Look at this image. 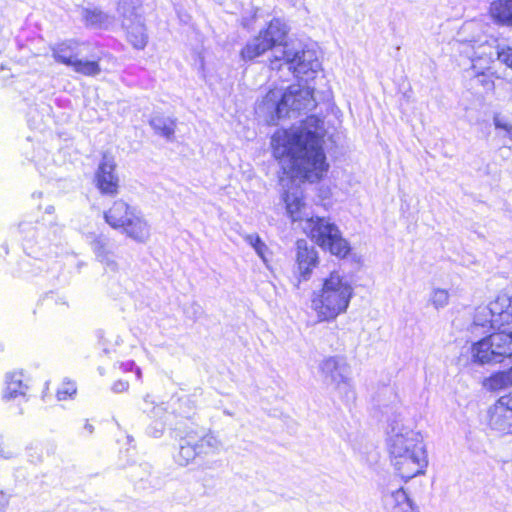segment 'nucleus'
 <instances>
[{"mask_svg": "<svg viewBox=\"0 0 512 512\" xmlns=\"http://www.w3.org/2000/svg\"><path fill=\"white\" fill-rule=\"evenodd\" d=\"M323 122L317 116H309L297 129L274 133L271 139L274 156H287L293 178L315 183L328 172L324 151V138L320 133Z\"/></svg>", "mask_w": 512, "mask_h": 512, "instance_id": "nucleus-1", "label": "nucleus"}, {"mask_svg": "<svg viewBox=\"0 0 512 512\" xmlns=\"http://www.w3.org/2000/svg\"><path fill=\"white\" fill-rule=\"evenodd\" d=\"M287 33V25L281 19H272L265 29L242 48L241 57L244 60H253L272 50V70H280L285 66L297 78L310 77L321 66L315 50L306 49L300 43L284 42Z\"/></svg>", "mask_w": 512, "mask_h": 512, "instance_id": "nucleus-2", "label": "nucleus"}, {"mask_svg": "<svg viewBox=\"0 0 512 512\" xmlns=\"http://www.w3.org/2000/svg\"><path fill=\"white\" fill-rule=\"evenodd\" d=\"M387 447L398 475L408 481L424 473L428 460L421 434L407 427L400 415L389 422Z\"/></svg>", "mask_w": 512, "mask_h": 512, "instance_id": "nucleus-3", "label": "nucleus"}, {"mask_svg": "<svg viewBox=\"0 0 512 512\" xmlns=\"http://www.w3.org/2000/svg\"><path fill=\"white\" fill-rule=\"evenodd\" d=\"M354 295V289L348 279L333 271L322 280L319 289L311 295V308L319 321L335 320L345 313Z\"/></svg>", "mask_w": 512, "mask_h": 512, "instance_id": "nucleus-4", "label": "nucleus"}, {"mask_svg": "<svg viewBox=\"0 0 512 512\" xmlns=\"http://www.w3.org/2000/svg\"><path fill=\"white\" fill-rule=\"evenodd\" d=\"M104 219L113 229H122L131 239L145 243L150 237V227L136 208L117 200L104 212Z\"/></svg>", "mask_w": 512, "mask_h": 512, "instance_id": "nucleus-5", "label": "nucleus"}, {"mask_svg": "<svg viewBox=\"0 0 512 512\" xmlns=\"http://www.w3.org/2000/svg\"><path fill=\"white\" fill-rule=\"evenodd\" d=\"M304 232L323 250L340 258L350 252V246L338 226L330 218L314 216L303 226Z\"/></svg>", "mask_w": 512, "mask_h": 512, "instance_id": "nucleus-6", "label": "nucleus"}, {"mask_svg": "<svg viewBox=\"0 0 512 512\" xmlns=\"http://www.w3.org/2000/svg\"><path fill=\"white\" fill-rule=\"evenodd\" d=\"M281 95L277 102L275 112L277 118L294 117L301 112H308L316 107V100L313 97V90L308 86L300 84L290 85L284 92L281 90H271L268 92L267 101H275Z\"/></svg>", "mask_w": 512, "mask_h": 512, "instance_id": "nucleus-7", "label": "nucleus"}, {"mask_svg": "<svg viewBox=\"0 0 512 512\" xmlns=\"http://www.w3.org/2000/svg\"><path fill=\"white\" fill-rule=\"evenodd\" d=\"M472 359L480 365L500 363L512 357V331L492 333L474 343L471 348Z\"/></svg>", "mask_w": 512, "mask_h": 512, "instance_id": "nucleus-8", "label": "nucleus"}, {"mask_svg": "<svg viewBox=\"0 0 512 512\" xmlns=\"http://www.w3.org/2000/svg\"><path fill=\"white\" fill-rule=\"evenodd\" d=\"M82 44L68 40L52 48L55 61L71 67L74 72L88 77H95L102 71L97 60H87L82 57Z\"/></svg>", "mask_w": 512, "mask_h": 512, "instance_id": "nucleus-9", "label": "nucleus"}, {"mask_svg": "<svg viewBox=\"0 0 512 512\" xmlns=\"http://www.w3.org/2000/svg\"><path fill=\"white\" fill-rule=\"evenodd\" d=\"M473 324L490 329H501L505 325L512 324V297L501 294L489 305L478 307Z\"/></svg>", "mask_w": 512, "mask_h": 512, "instance_id": "nucleus-10", "label": "nucleus"}, {"mask_svg": "<svg viewBox=\"0 0 512 512\" xmlns=\"http://www.w3.org/2000/svg\"><path fill=\"white\" fill-rule=\"evenodd\" d=\"M319 368L326 384L333 386L338 393L348 398L353 397L351 370L344 357H327L320 363Z\"/></svg>", "mask_w": 512, "mask_h": 512, "instance_id": "nucleus-11", "label": "nucleus"}, {"mask_svg": "<svg viewBox=\"0 0 512 512\" xmlns=\"http://www.w3.org/2000/svg\"><path fill=\"white\" fill-rule=\"evenodd\" d=\"M319 264L318 251L314 244L305 239L296 242V271L293 285L299 289L301 282L308 281L314 268Z\"/></svg>", "mask_w": 512, "mask_h": 512, "instance_id": "nucleus-12", "label": "nucleus"}, {"mask_svg": "<svg viewBox=\"0 0 512 512\" xmlns=\"http://www.w3.org/2000/svg\"><path fill=\"white\" fill-rule=\"evenodd\" d=\"M19 233L24 241L45 246L47 243L57 241L61 228L53 220L48 224L23 220L18 225Z\"/></svg>", "mask_w": 512, "mask_h": 512, "instance_id": "nucleus-13", "label": "nucleus"}, {"mask_svg": "<svg viewBox=\"0 0 512 512\" xmlns=\"http://www.w3.org/2000/svg\"><path fill=\"white\" fill-rule=\"evenodd\" d=\"M488 414V425L493 431L502 435L512 434V391L500 397Z\"/></svg>", "mask_w": 512, "mask_h": 512, "instance_id": "nucleus-14", "label": "nucleus"}, {"mask_svg": "<svg viewBox=\"0 0 512 512\" xmlns=\"http://www.w3.org/2000/svg\"><path fill=\"white\" fill-rule=\"evenodd\" d=\"M115 169L114 158L104 154L95 174L96 186L102 194L115 195L118 193L119 178Z\"/></svg>", "mask_w": 512, "mask_h": 512, "instance_id": "nucleus-15", "label": "nucleus"}, {"mask_svg": "<svg viewBox=\"0 0 512 512\" xmlns=\"http://www.w3.org/2000/svg\"><path fill=\"white\" fill-rule=\"evenodd\" d=\"M286 213L293 222H304L313 218L309 206L304 201L303 191L300 187H291L282 195Z\"/></svg>", "mask_w": 512, "mask_h": 512, "instance_id": "nucleus-16", "label": "nucleus"}, {"mask_svg": "<svg viewBox=\"0 0 512 512\" xmlns=\"http://www.w3.org/2000/svg\"><path fill=\"white\" fill-rule=\"evenodd\" d=\"M80 16L86 27L107 29L112 23V17L97 7H82Z\"/></svg>", "mask_w": 512, "mask_h": 512, "instance_id": "nucleus-17", "label": "nucleus"}, {"mask_svg": "<svg viewBox=\"0 0 512 512\" xmlns=\"http://www.w3.org/2000/svg\"><path fill=\"white\" fill-rule=\"evenodd\" d=\"M197 435L192 434V430L186 432L185 436L181 438L179 444V451L175 456L176 462L181 466L188 465L197 455H200L196 445Z\"/></svg>", "mask_w": 512, "mask_h": 512, "instance_id": "nucleus-18", "label": "nucleus"}, {"mask_svg": "<svg viewBox=\"0 0 512 512\" xmlns=\"http://www.w3.org/2000/svg\"><path fill=\"white\" fill-rule=\"evenodd\" d=\"M141 0H118L117 14L121 25H131L132 22L143 19L140 14Z\"/></svg>", "mask_w": 512, "mask_h": 512, "instance_id": "nucleus-19", "label": "nucleus"}, {"mask_svg": "<svg viewBox=\"0 0 512 512\" xmlns=\"http://www.w3.org/2000/svg\"><path fill=\"white\" fill-rule=\"evenodd\" d=\"M126 31L127 39L136 49H144L148 42L146 27L144 20L140 19L131 23V25H123Z\"/></svg>", "mask_w": 512, "mask_h": 512, "instance_id": "nucleus-20", "label": "nucleus"}, {"mask_svg": "<svg viewBox=\"0 0 512 512\" xmlns=\"http://www.w3.org/2000/svg\"><path fill=\"white\" fill-rule=\"evenodd\" d=\"M192 434L198 436L196 438V445L200 454L216 453L222 447L221 440L211 431L192 430Z\"/></svg>", "mask_w": 512, "mask_h": 512, "instance_id": "nucleus-21", "label": "nucleus"}, {"mask_svg": "<svg viewBox=\"0 0 512 512\" xmlns=\"http://www.w3.org/2000/svg\"><path fill=\"white\" fill-rule=\"evenodd\" d=\"M490 14L496 22L512 27V0H494Z\"/></svg>", "mask_w": 512, "mask_h": 512, "instance_id": "nucleus-22", "label": "nucleus"}, {"mask_svg": "<svg viewBox=\"0 0 512 512\" xmlns=\"http://www.w3.org/2000/svg\"><path fill=\"white\" fill-rule=\"evenodd\" d=\"M27 386L23 383V374L21 372H12L6 375V388L4 398L15 399L18 396H24Z\"/></svg>", "mask_w": 512, "mask_h": 512, "instance_id": "nucleus-23", "label": "nucleus"}, {"mask_svg": "<svg viewBox=\"0 0 512 512\" xmlns=\"http://www.w3.org/2000/svg\"><path fill=\"white\" fill-rule=\"evenodd\" d=\"M150 125L157 134L166 139H171L175 133L176 123L170 117L155 115L151 118Z\"/></svg>", "mask_w": 512, "mask_h": 512, "instance_id": "nucleus-24", "label": "nucleus"}, {"mask_svg": "<svg viewBox=\"0 0 512 512\" xmlns=\"http://www.w3.org/2000/svg\"><path fill=\"white\" fill-rule=\"evenodd\" d=\"M391 499L394 504L393 512H420L403 488L393 491L391 493Z\"/></svg>", "mask_w": 512, "mask_h": 512, "instance_id": "nucleus-25", "label": "nucleus"}, {"mask_svg": "<svg viewBox=\"0 0 512 512\" xmlns=\"http://www.w3.org/2000/svg\"><path fill=\"white\" fill-rule=\"evenodd\" d=\"M483 386L489 391H500L512 386L507 370L491 374L483 381Z\"/></svg>", "mask_w": 512, "mask_h": 512, "instance_id": "nucleus-26", "label": "nucleus"}, {"mask_svg": "<svg viewBox=\"0 0 512 512\" xmlns=\"http://www.w3.org/2000/svg\"><path fill=\"white\" fill-rule=\"evenodd\" d=\"M90 246L96 258L115 251V244L104 234H94L90 241Z\"/></svg>", "mask_w": 512, "mask_h": 512, "instance_id": "nucleus-27", "label": "nucleus"}, {"mask_svg": "<svg viewBox=\"0 0 512 512\" xmlns=\"http://www.w3.org/2000/svg\"><path fill=\"white\" fill-rule=\"evenodd\" d=\"M145 407L142 408L144 413H147L149 417L155 418L156 421H162L166 415V409L162 405H155L153 400H150V396L146 395L144 398Z\"/></svg>", "mask_w": 512, "mask_h": 512, "instance_id": "nucleus-28", "label": "nucleus"}, {"mask_svg": "<svg viewBox=\"0 0 512 512\" xmlns=\"http://www.w3.org/2000/svg\"><path fill=\"white\" fill-rule=\"evenodd\" d=\"M429 302L437 310L446 307L449 303L448 291L442 288H434L430 293Z\"/></svg>", "mask_w": 512, "mask_h": 512, "instance_id": "nucleus-29", "label": "nucleus"}, {"mask_svg": "<svg viewBox=\"0 0 512 512\" xmlns=\"http://www.w3.org/2000/svg\"><path fill=\"white\" fill-rule=\"evenodd\" d=\"M245 241L251 245L257 255L266 262V252L268 251V247L266 244L262 241V239L259 237L258 234H249L245 237Z\"/></svg>", "mask_w": 512, "mask_h": 512, "instance_id": "nucleus-30", "label": "nucleus"}, {"mask_svg": "<svg viewBox=\"0 0 512 512\" xmlns=\"http://www.w3.org/2000/svg\"><path fill=\"white\" fill-rule=\"evenodd\" d=\"M76 391V384L73 381H64L61 387L57 390V398L60 401L66 400L76 394Z\"/></svg>", "mask_w": 512, "mask_h": 512, "instance_id": "nucleus-31", "label": "nucleus"}, {"mask_svg": "<svg viewBox=\"0 0 512 512\" xmlns=\"http://www.w3.org/2000/svg\"><path fill=\"white\" fill-rule=\"evenodd\" d=\"M96 259L104 266L106 271L116 272L118 270L115 251L111 252L110 254L100 255V257Z\"/></svg>", "mask_w": 512, "mask_h": 512, "instance_id": "nucleus-32", "label": "nucleus"}, {"mask_svg": "<svg viewBox=\"0 0 512 512\" xmlns=\"http://www.w3.org/2000/svg\"><path fill=\"white\" fill-rule=\"evenodd\" d=\"M493 123L496 129L504 130L506 135L512 139V125L508 123L503 117L495 115Z\"/></svg>", "mask_w": 512, "mask_h": 512, "instance_id": "nucleus-33", "label": "nucleus"}, {"mask_svg": "<svg viewBox=\"0 0 512 512\" xmlns=\"http://www.w3.org/2000/svg\"><path fill=\"white\" fill-rule=\"evenodd\" d=\"M164 431V422L163 421H155V424L153 426H149L147 428L148 435L159 438Z\"/></svg>", "mask_w": 512, "mask_h": 512, "instance_id": "nucleus-34", "label": "nucleus"}, {"mask_svg": "<svg viewBox=\"0 0 512 512\" xmlns=\"http://www.w3.org/2000/svg\"><path fill=\"white\" fill-rule=\"evenodd\" d=\"M202 312V307L196 302H193L187 310V314L193 319H198L202 315Z\"/></svg>", "mask_w": 512, "mask_h": 512, "instance_id": "nucleus-35", "label": "nucleus"}, {"mask_svg": "<svg viewBox=\"0 0 512 512\" xmlns=\"http://www.w3.org/2000/svg\"><path fill=\"white\" fill-rule=\"evenodd\" d=\"M129 387V383L127 381H123V380H118L116 381L113 386H112V390L115 392V393H121V392H124L128 389Z\"/></svg>", "mask_w": 512, "mask_h": 512, "instance_id": "nucleus-36", "label": "nucleus"}, {"mask_svg": "<svg viewBox=\"0 0 512 512\" xmlns=\"http://www.w3.org/2000/svg\"><path fill=\"white\" fill-rule=\"evenodd\" d=\"M10 496L0 490V509L5 508L9 503Z\"/></svg>", "mask_w": 512, "mask_h": 512, "instance_id": "nucleus-37", "label": "nucleus"}, {"mask_svg": "<svg viewBox=\"0 0 512 512\" xmlns=\"http://www.w3.org/2000/svg\"><path fill=\"white\" fill-rule=\"evenodd\" d=\"M382 394H383V395H388V396H389V398H392L391 403L396 402L397 396H396V394L394 393V391H393V389H392V388H390V387H386V388H384V389H383V391H382V393H381L380 395H382Z\"/></svg>", "mask_w": 512, "mask_h": 512, "instance_id": "nucleus-38", "label": "nucleus"}, {"mask_svg": "<svg viewBox=\"0 0 512 512\" xmlns=\"http://www.w3.org/2000/svg\"><path fill=\"white\" fill-rule=\"evenodd\" d=\"M482 77H483V79H479V81H481L482 85H483L486 89H488V90L493 89V88H494V82H493L492 80H490V79H486V78L484 77V75H483Z\"/></svg>", "mask_w": 512, "mask_h": 512, "instance_id": "nucleus-39", "label": "nucleus"}, {"mask_svg": "<svg viewBox=\"0 0 512 512\" xmlns=\"http://www.w3.org/2000/svg\"><path fill=\"white\" fill-rule=\"evenodd\" d=\"M140 467L143 468V470L147 473V474H150L151 473V465L148 464V463H144V464H141Z\"/></svg>", "mask_w": 512, "mask_h": 512, "instance_id": "nucleus-40", "label": "nucleus"}, {"mask_svg": "<svg viewBox=\"0 0 512 512\" xmlns=\"http://www.w3.org/2000/svg\"><path fill=\"white\" fill-rule=\"evenodd\" d=\"M84 429H85V430H87V432H88L89 434H92V433H93V430H94V427H93L91 424H89V423H87V422H86V423H85V426H84Z\"/></svg>", "mask_w": 512, "mask_h": 512, "instance_id": "nucleus-41", "label": "nucleus"}, {"mask_svg": "<svg viewBox=\"0 0 512 512\" xmlns=\"http://www.w3.org/2000/svg\"><path fill=\"white\" fill-rule=\"evenodd\" d=\"M54 211H55V208L52 205L47 206L45 209V213H47L49 215H52L54 213Z\"/></svg>", "mask_w": 512, "mask_h": 512, "instance_id": "nucleus-42", "label": "nucleus"}, {"mask_svg": "<svg viewBox=\"0 0 512 512\" xmlns=\"http://www.w3.org/2000/svg\"><path fill=\"white\" fill-rule=\"evenodd\" d=\"M136 375L139 379L141 378V370L138 367L136 368Z\"/></svg>", "mask_w": 512, "mask_h": 512, "instance_id": "nucleus-43", "label": "nucleus"}, {"mask_svg": "<svg viewBox=\"0 0 512 512\" xmlns=\"http://www.w3.org/2000/svg\"><path fill=\"white\" fill-rule=\"evenodd\" d=\"M35 196H37V197H41V196H42V193H41V192L33 193V197H35Z\"/></svg>", "mask_w": 512, "mask_h": 512, "instance_id": "nucleus-44", "label": "nucleus"}, {"mask_svg": "<svg viewBox=\"0 0 512 512\" xmlns=\"http://www.w3.org/2000/svg\"><path fill=\"white\" fill-rule=\"evenodd\" d=\"M224 413L227 415H231V413L229 411H224Z\"/></svg>", "mask_w": 512, "mask_h": 512, "instance_id": "nucleus-45", "label": "nucleus"}]
</instances>
